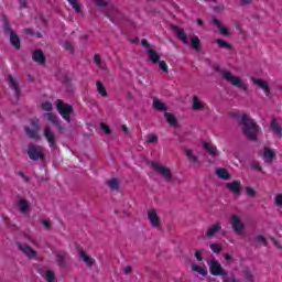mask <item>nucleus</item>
<instances>
[{
    "instance_id": "1",
    "label": "nucleus",
    "mask_w": 282,
    "mask_h": 282,
    "mask_svg": "<svg viewBox=\"0 0 282 282\" xmlns=\"http://www.w3.org/2000/svg\"><path fill=\"white\" fill-rule=\"evenodd\" d=\"M238 127H242V133L251 140V142H257L259 138V124L254 122L247 113L241 115V119L238 121Z\"/></svg>"
},
{
    "instance_id": "2",
    "label": "nucleus",
    "mask_w": 282,
    "mask_h": 282,
    "mask_svg": "<svg viewBox=\"0 0 282 282\" xmlns=\"http://www.w3.org/2000/svg\"><path fill=\"white\" fill-rule=\"evenodd\" d=\"M170 29L175 32V36L178 39V41H182L184 45H191L192 50H194L195 52H202V40H199L197 35L191 36L188 43V35H186L184 29L175 24H171Z\"/></svg>"
},
{
    "instance_id": "3",
    "label": "nucleus",
    "mask_w": 282,
    "mask_h": 282,
    "mask_svg": "<svg viewBox=\"0 0 282 282\" xmlns=\"http://www.w3.org/2000/svg\"><path fill=\"white\" fill-rule=\"evenodd\" d=\"M214 69L215 72H219L223 75L224 80L228 82L234 87H238V89L248 93V85H246L243 80H241V77L232 75L228 69H221L219 65H216Z\"/></svg>"
},
{
    "instance_id": "4",
    "label": "nucleus",
    "mask_w": 282,
    "mask_h": 282,
    "mask_svg": "<svg viewBox=\"0 0 282 282\" xmlns=\"http://www.w3.org/2000/svg\"><path fill=\"white\" fill-rule=\"evenodd\" d=\"M2 28L6 34H10V43L14 50H21V37L12 30L8 15L2 14Z\"/></svg>"
},
{
    "instance_id": "5",
    "label": "nucleus",
    "mask_w": 282,
    "mask_h": 282,
    "mask_svg": "<svg viewBox=\"0 0 282 282\" xmlns=\"http://www.w3.org/2000/svg\"><path fill=\"white\" fill-rule=\"evenodd\" d=\"M30 124L24 127V132L25 135H28L30 138V140H41V121L39 120V118H33L30 119Z\"/></svg>"
},
{
    "instance_id": "6",
    "label": "nucleus",
    "mask_w": 282,
    "mask_h": 282,
    "mask_svg": "<svg viewBox=\"0 0 282 282\" xmlns=\"http://www.w3.org/2000/svg\"><path fill=\"white\" fill-rule=\"evenodd\" d=\"M56 109L66 122H72V115H74V106L65 104L63 100L57 99L55 101Z\"/></svg>"
},
{
    "instance_id": "7",
    "label": "nucleus",
    "mask_w": 282,
    "mask_h": 282,
    "mask_svg": "<svg viewBox=\"0 0 282 282\" xmlns=\"http://www.w3.org/2000/svg\"><path fill=\"white\" fill-rule=\"evenodd\" d=\"M26 153L33 162H39V160H45V153H43V147L36 145L34 143H29Z\"/></svg>"
},
{
    "instance_id": "8",
    "label": "nucleus",
    "mask_w": 282,
    "mask_h": 282,
    "mask_svg": "<svg viewBox=\"0 0 282 282\" xmlns=\"http://www.w3.org/2000/svg\"><path fill=\"white\" fill-rule=\"evenodd\" d=\"M209 272L213 276H228V271L224 270L221 263L215 258L209 262Z\"/></svg>"
},
{
    "instance_id": "9",
    "label": "nucleus",
    "mask_w": 282,
    "mask_h": 282,
    "mask_svg": "<svg viewBox=\"0 0 282 282\" xmlns=\"http://www.w3.org/2000/svg\"><path fill=\"white\" fill-rule=\"evenodd\" d=\"M152 167L154 169V171L160 173L162 175V177H164L165 182H167V183L173 182V173H171V169L160 165L155 161L152 162Z\"/></svg>"
},
{
    "instance_id": "10",
    "label": "nucleus",
    "mask_w": 282,
    "mask_h": 282,
    "mask_svg": "<svg viewBox=\"0 0 282 282\" xmlns=\"http://www.w3.org/2000/svg\"><path fill=\"white\" fill-rule=\"evenodd\" d=\"M225 187L229 189V193H232L237 197H240L243 186H241V181H232L231 183H226Z\"/></svg>"
},
{
    "instance_id": "11",
    "label": "nucleus",
    "mask_w": 282,
    "mask_h": 282,
    "mask_svg": "<svg viewBox=\"0 0 282 282\" xmlns=\"http://www.w3.org/2000/svg\"><path fill=\"white\" fill-rule=\"evenodd\" d=\"M230 224L234 231L238 235H241L243 232V228H246V225H243L241 218L237 215L231 216Z\"/></svg>"
},
{
    "instance_id": "12",
    "label": "nucleus",
    "mask_w": 282,
    "mask_h": 282,
    "mask_svg": "<svg viewBox=\"0 0 282 282\" xmlns=\"http://www.w3.org/2000/svg\"><path fill=\"white\" fill-rule=\"evenodd\" d=\"M44 118H46V120H48V122H52V124H54L57 129V131H65V127H63V124L61 123V119H58V116L52 113V112H46L43 115Z\"/></svg>"
},
{
    "instance_id": "13",
    "label": "nucleus",
    "mask_w": 282,
    "mask_h": 282,
    "mask_svg": "<svg viewBox=\"0 0 282 282\" xmlns=\"http://www.w3.org/2000/svg\"><path fill=\"white\" fill-rule=\"evenodd\" d=\"M251 80L253 85L259 87L260 89L264 90L265 96L269 98L271 91H270V84L261 78L251 77Z\"/></svg>"
},
{
    "instance_id": "14",
    "label": "nucleus",
    "mask_w": 282,
    "mask_h": 282,
    "mask_svg": "<svg viewBox=\"0 0 282 282\" xmlns=\"http://www.w3.org/2000/svg\"><path fill=\"white\" fill-rule=\"evenodd\" d=\"M18 249L23 252V254H26L29 259H34L36 257V251L32 249L29 245H23L21 242H17Z\"/></svg>"
},
{
    "instance_id": "15",
    "label": "nucleus",
    "mask_w": 282,
    "mask_h": 282,
    "mask_svg": "<svg viewBox=\"0 0 282 282\" xmlns=\"http://www.w3.org/2000/svg\"><path fill=\"white\" fill-rule=\"evenodd\" d=\"M77 250L79 252V259H82L84 261V263H86V265H88V268H91L94 265V263H96V260L94 258L89 257L87 254V251H85V249H83V247H78Z\"/></svg>"
},
{
    "instance_id": "16",
    "label": "nucleus",
    "mask_w": 282,
    "mask_h": 282,
    "mask_svg": "<svg viewBox=\"0 0 282 282\" xmlns=\"http://www.w3.org/2000/svg\"><path fill=\"white\" fill-rule=\"evenodd\" d=\"M148 219L152 228H160V216H158V210L151 209L148 212Z\"/></svg>"
},
{
    "instance_id": "17",
    "label": "nucleus",
    "mask_w": 282,
    "mask_h": 282,
    "mask_svg": "<svg viewBox=\"0 0 282 282\" xmlns=\"http://www.w3.org/2000/svg\"><path fill=\"white\" fill-rule=\"evenodd\" d=\"M106 17L110 19L111 23H116L118 19H122V13H120L117 8L112 7L106 11Z\"/></svg>"
},
{
    "instance_id": "18",
    "label": "nucleus",
    "mask_w": 282,
    "mask_h": 282,
    "mask_svg": "<svg viewBox=\"0 0 282 282\" xmlns=\"http://www.w3.org/2000/svg\"><path fill=\"white\" fill-rule=\"evenodd\" d=\"M44 138L47 140L50 147H54L56 144V135H54L50 126L44 128Z\"/></svg>"
},
{
    "instance_id": "19",
    "label": "nucleus",
    "mask_w": 282,
    "mask_h": 282,
    "mask_svg": "<svg viewBox=\"0 0 282 282\" xmlns=\"http://www.w3.org/2000/svg\"><path fill=\"white\" fill-rule=\"evenodd\" d=\"M219 230H221V223L213 224L208 227L207 231L205 232V237L212 239V237H215V235H217Z\"/></svg>"
},
{
    "instance_id": "20",
    "label": "nucleus",
    "mask_w": 282,
    "mask_h": 282,
    "mask_svg": "<svg viewBox=\"0 0 282 282\" xmlns=\"http://www.w3.org/2000/svg\"><path fill=\"white\" fill-rule=\"evenodd\" d=\"M8 83L10 89H13L14 95L17 96V98H19L21 96V88L19 87V83L14 80V77L12 75H8Z\"/></svg>"
},
{
    "instance_id": "21",
    "label": "nucleus",
    "mask_w": 282,
    "mask_h": 282,
    "mask_svg": "<svg viewBox=\"0 0 282 282\" xmlns=\"http://www.w3.org/2000/svg\"><path fill=\"white\" fill-rule=\"evenodd\" d=\"M263 158H264V162L265 164H272V162H274V158H276V153H274L272 151V149L265 147L263 149Z\"/></svg>"
},
{
    "instance_id": "22",
    "label": "nucleus",
    "mask_w": 282,
    "mask_h": 282,
    "mask_svg": "<svg viewBox=\"0 0 282 282\" xmlns=\"http://www.w3.org/2000/svg\"><path fill=\"white\" fill-rule=\"evenodd\" d=\"M32 59L40 65H45L46 63L45 54L41 50H35L33 52Z\"/></svg>"
},
{
    "instance_id": "23",
    "label": "nucleus",
    "mask_w": 282,
    "mask_h": 282,
    "mask_svg": "<svg viewBox=\"0 0 282 282\" xmlns=\"http://www.w3.org/2000/svg\"><path fill=\"white\" fill-rule=\"evenodd\" d=\"M270 127H271V131H273V133L281 139L282 138V128L279 124V122L276 121V117L272 118Z\"/></svg>"
},
{
    "instance_id": "24",
    "label": "nucleus",
    "mask_w": 282,
    "mask_h": 282,
    "mask_svg": "<svg viewBox=\"0 0 282 282\" xmlns=\"http://www.w3.org/2000/svg\"><path fill=\"white\" fill-rule=\"evenodd\" d=\"M164 118L171 127H175V128L180 127V122L177 121V118H175V115L171 112H164Z\"/></svg>"
},
{
    "instance_id": "25",
    "label": "nucleus",
    "mask_w": 282,
    "mask_h": 282,
    "mask_svg": "<svg viewBox=\"0 0 282 282\" xmlns=\"http://www.w3.org/2000/svg\"><path fill=\"white\" fill-rule=\"evenodd\" d=\"M212 21H213L214 25H216V28H218L220 34H223L224 36H228V34H229L228 29H226L221 25V21H219V19H217V17L213 15Z\"/></svg>"
},
{
    "instance_id": "26",
    "label": "nucleus",
    "mask_w": 282,
    "mask_h": 282,
    "mask_svg": "<svg viewBox=\"0 0 282 282\" xmlns=\"http://www.w3.org/2000/svg\"><path fill=\"white\" fill-rule=\"evenodd\" d=\"M148 61H150L153 65H158L160 61V54L155 50H148Z\"/></svg>"
},
{
    "instance_id": "27",
    "label": "nucleus",
    "mask_w": 282,
    "mask_h": 282,
    "mask_svg": "<svg viewBox=\"0 0 282 282\" xmlns=\"http://www.w3.org/2000/svg\"><path fill=\"white\" fill-rule=\"evenodd\" d=\"M215 173L220 180H230L232 177L228 170L224 167L216 169Z\"/></svg>"
},
{
    "instance_id": "28",
    "label": "nucleus",
    "mask_w": 282,
    "mask_h": 282,
    "mask_svg": "<svg viewBox=\"0 0 282 282\" xmlns=\"http://www.w3.org/2000/svg\"><path fill=\"white\" fill-rule=\"evenodd\" d=\"M192 102L193 111H202V109H204V104L199 101V97H197L196 95L193 96Z\"/></svg>"
},
{
    "instance_id": "29",
    "label": "nucleus",
    "mask_w": 282,
    "mask_h": 282,
    "mask_svg": "<svg viewBox=\"0 0 282 282\" xmlns=\"http://www.w3.org/2000/svg\"><path fill=\"white\" fill-rule=\"evenodd\" d=\"M107 186H109L110 191H120V181L118 178H110L106 181Z\"/></svg>"
},
{
    "instance_id": "30",
    "label": "nucleus",
    "mask_w": 282,
    "mask_h": 282,
    "mask_svg": "<svg viewBox=\"0 0 282 282\" xmlns=\"http://www.w3.org/2000/svg\"><path fill=\"white\" fill-rule=\"evenodd\" d=\"M203 148H204L205 151H207V153H209V155H212L213 158L217 156V147H213V145H210V143L203 142Z\"/></svg>"
},
{
    "instance_id": "31",
    "label": "nucleus",
    "mask_w": 282,
    "mask_h": 282,
    "mask_svg": "<svg viewBox=\"0 0 282 282\" xmlns=\"http://www.w3.org/2000/svg\"><path fill=\"white\" fill-rule=\"evenodd\" d=\"M153 107L156 111H166V105L158 98L153 99Z\"/></svg>"
},
{
    "instance_id": "32",
    "label": "nucleus",
    "mask_w": 282,
    "mask_h": 282,
    "mask_svg": "<svg viewBox=\"0 0 282 282\" xmlns=\"http://www.w3.org/2000/svg\"><path fill=\"white\" fill-rule=\"evenodd\" d=\"M65 257H67V253L65 252H59L56 254V262L59 265V268H65Z\"/></svg>"
},
{
    "instance_id": "33",
    "label": "nucleus",
    "mask_w": 282,
    "mask_h": 282,
    "mask_svg": "<svg viewBox=\"0 0 282 282\" xmlns=\"http://www.w3.org/2000/svg\"><path fill=\"white\" fill-rule=\"evenodd\" d=\"M192 270H193V272H197L202 276H207L208 275V271L206 269L199 267L198 264L193 263L192 264Z\"/></svg>"
},
{
    "instance_id": "34",
    "label": "nucleus",
    "mask_w": 282,
    "mask_h": 282,
    "mask_svg": "<svg viewBox=\"0 0 282 282\" xmlns=\"http://www.w3.org/2000/svg\"><path fill=\"white\" fill-rule=\"evenodd\" d=\"M18 206L22 213H28V210H30V203H28L25 199H20L18 202Z\"/></svg>"
},
{
    "instance_id": "35",
    "label": "nucleus",
    "mask_w": 282,
    "mask_h": 282,
    "mask_svg": "<svg viewBox=\"0 0 282 282\" xmlns=\"http://www.w3.org/2000/svg\"><path fill=\"white\" fill-rule=\"evenodd\" d=\"M216 43H217L218 47H221L224 50H229V51L232 50V45L221 39H217Z\"/></svg>"
},
{
    "instance_id": "36",
    "label": "nucleus",
    "mask_w": 282,
    "mask_h": 282,
    "mask_svg": "<svg viewBox=\"0 0 282 282\" xmlns=\"http://www.w3.org/2000/svg\"><path fill=\"white\" fill-rule=\"evenodd\" d=\"M96 85L98 94H100V96H102L104 98H107L108 94L105 85H102L101 82H97Z\"/></svg>"
},
{
    "instance_id": "37",
    "label": "nucleus",
    "mask_w": 282,
    "mask_h": 282,
    "mask_svg": "<svg viewBox=\"0 0 282 282\" xmlns=\"http://www.w3.org/2000/svg\"><path fill=\"white\" fill-rule=\"evenodd\" d=\"M64 47L72 55L76 54V50L74 48V44H72V42H69V41L64 42Z\"/></svg>"
},
{
    "instance_id": "38",
    "label": "nucleus",
    "mask_w": 282,
    "mask_h": 282,
    "mask_svg": "<svg viewBox=\"0 0 282 282\" xmlns=\"http://www.w3.org/2000/svg\"><path fill=\"white\" fill-rule=\"evenodd\" d=\"M69 6L75 10V12L80 13L83 10L80 9V6H78V0H67Z\"/></svg>"
},
{
    "instance_id": "39",
    "label": "nucleus",
    "mask_w": 282,
    "mask_h": 282,
    "mask_svg": "<svg viewBox=\"0 0 282 282\" xmlns=\"http://www.w3.org/2000/svg\"><path fill=\"white\" fill-rule=\"evenodd\" d=\"M242 274L246 281L254 282V275L252 274V272H250V270L246 269L245 271H242Z\"/></svg>"
},
{
    "instance_id": "40",
    "label": "nucleus",
    "mask_w": 282,
    "mask_h": 282,
    "mask_svg": "<svg viewBox=\"0 0 282 282\" xmlns=\"http://www.w3.org/2000/svg\"><path fill=\"white\" fill-rule=\"evenodd\" d=\"M186 155L188 160H191V162H194V163L199 162V159L195 154H193V150H186Z\"/></svg>"
},
{
    "instance_id": "41",
    "label": "nucleus",
    "mask_w": 282,
    "mask_h": 282,
    "mask_svg": "<svg viewBox=\"0 0 282 282\" xmlns=\"http://www.w3.org/2000/svg\"><path fill=\"white\" fill-rule=\"evenodd\" d=\"M46 281L47 282H55L56 281V275L52 270L46 271Z\"/></svg>"
},
{
    "instance_id": "42",
    "label": "nucleus",
    "mask_w": 282,
    "mask_h": 282,
    "mask_svg": "<svg viewBox=\"0 0 282 282\" xmlns=\"http://www.w3.org/2000/svg\"><path fill=\"white\" fill-rule=\"evenodd\" d=\"M159 68L163 70L164 74H169V65H166V62L159 61Z\"/></svg>"
},
{
    "instance_id": "43",
    "label": "nucleus",
    "mask_w": 282,
    "mask_h": 282,
    "mask_svg": "<svg viewBox=\"0 0 282 282\" xmlns=\"http://www.w3.org/2000/svg\"><path fill=\"white\" fill-rule=\"evenodd\" d=\"M210 250H213L216 254H219L221 252V246L219 243H212L209 246Z\"/></svg>"
},
{
    "instance_id": "44",
    "label": "nucleus",
    "mask_w": 282,
    "mask_h": 282,
    "mask_svg": "<svg viewBox=\"0 0 282 282\" xmlns=\"http://www.w3.org/2000/svg\"><path fill=\"white\" fill-rule=\"evenodd\" d=\"M147 142L149 144H155L158 143V134H148V140Z\"/></svg>"
},
{
    "instance_id": "45",
    "label": "nucleus",
    "mask_w": 282,
    "mask_h": 282,
    "mask_svg": "<svg viewBox=\"0 0 282 282\" xmlns=\"http://www.w3.org/2000/svg\"><path fill=\"white\" fill-rule=\"evenodd\" d=\"M246 195L248 197H257V191L252 187H246Z\"/></svg>"
},
{
    "instance_id": "46",
    "label": "nucleus",
    "mask_w": 282,
    "mask_h": 282,
    "mask_svg": "<svg viewBox=\"0 0 282 282\" xmlns=\"http://www.w3.org/2000/svg\"><path fill=\"white\" fill-rule=\"evenodd\" d=\"M43 111H52V102L45 101L41 105Z\"/></svg>"
},
{
    "instance_id": "47",
    "label": "nucleus",
    "mask_w": 282,
    "mask_h": 282,
    "mask_svg": "<svg viewBox=\"0 0 282 282\" xmlns=\"http://www.w3.org/2000/svg\"><path fill=\"white\" fill-rule=\"evenodd\" d=\"M101 130L106 133V135H111V128L107 126L106 123L100 124Z\"/></svg>"
},
{
    "instance_id": "48",
    "label": "nucleus",
    "mask_w": 282,
    "mask_h": 282,
    "mask_svg": "<svg viewBox=\"0 0 282 282\" xmlns=\"http://www.w3.org/2000/svg\"><path fill=\"white\" fill-rule=\"evenodd\" d=\"M256 241H258V243H263V246H268V240L261 235L256 237Z\"/></svg>"
},
{
    "instance_id": "49",
    "label": "nucleus",
    "mask_w": 282,
    "mask_h": 282,
    "mask_svg": "<svg viewBox=\"0 0 282 282\" xmlns=\"http://www.w3.org/2000/svg\"><path fill=\"white\" fill-rule=\"evenodd\" d=\"M98 8H107V1L105 0H93Z\"/></svg>"
},
{
    "instance_id": "50",
    "label": "nucleus",
    "mask_w": 282,
    "mask_h": 282,
    "mask_svg": "<svg viewBox=\"0 0 282 282\" xmlns=\"http://www.w3.org/2000/svg\"><path fill=\"white\" fill-rule=\"evenodd\" d=\"M141 45L147 50V52H149V50H152L151 44H149V41H147V39L141 40Z\"/></svg>"
},
{
    "instance_id": "51",
    "label": "nucleus",
    "mask_w": 282,
    "mask_h": 282,
    "mask_svg": "<svg viewBox=\"0 0 282 282\" xmlns=\"http://www.w3.org/2000/svg\"><path fill=\"white\" fill-rule=\"evenodd\" d=\"M203 252H204L203 250H197L194 253V257H195V259H197V261H204V258H202Z\"/></svg>"
},
{
    "instance_id": "52",
    "label": "nucleus",
    "mask_w": 282,
    "mask_h": 282,
    "mask_svg": "<svg viewBox=\"0 0 282 282\" xmlns=\"http://www.w3.org/2000/svg\"><path fill=\"white\" fill-rule=\"evenodd\" d=\"M94 61H95V63H96V65H97L98 67H100V65H102V59L100 58V56H99L98 54H96V55L94 56Z\"/></svg>"
},
{
    "instance_id": "53",
    "label": "nucleus",
    "mask_w": 282,
    "mask_h": 282,
    "mask_svg": "<svg viewBox=\"0 0 282 282\" xmlns=\"http://www.w3.org/2000/svg\"><path fill=\"white\" fill-rule=\"evenodd\" d=\"M269 239L274 243V246H275L279 250H282L281 243H279V241H276V239H275L274 237H270Z\"/></svg>"
},
{
    "instance_id": "54",
    "label": "nucleus",
    "mask_w": 282,
    "mask_h": 282,
    "mask_svg": "<svg viewBox=\"0 0 282 282\" xmlns=\"http://www.w3.org/2000/svg\"><path fill=\"white\" fill-rule=\"evenodd\" d=\"M275 204L276 206H282V194L275 196Z\"/></svg>"
},
{
    "instance_id": "55",
    "label": "nucleus",
    "mask_w": 282,
    "mask_h": 282,
    "mask_svg": "<svg viewBox=\"0 0 282 282\" xmlns=\"http://www.w3.org/2000/svg\"><path fill=\"white\" fill-rule=\"evenodd\" d=\"M42 224H43V226H44V228H45L46 230H50V228H52V225L50 224V220H47V219H44V220L42 221Z\"/></svg>"
},
{
    "instance_id": "56",
    "label": "nucleus",
    "mask_w": 282,
    "mask_h": 282,
    "mask_svg": "<svg viewBox=\"0 0 282 282\" xmlns=\"http://www.w3.org/2000/svg\"><path fill=\"white\" fill-rule=\"evenodd\" d=\"M123 272L124 274H131V272H133V268L131 265L124 267Z\"/></svg>"
},
{
    "instance_id": "57",
    "label": "nucleus",
    "mask_w": 282,
    "mask_h": 282,
    "mask_svg": "<svg viewBox=\"0 0 282 282\" xmlns=\"http://www.w3.org/2000/svg\"><path fill=\"white\" fill-rule=\"evenodd\" d=\"M251 167H253L256 171H260V172L263 171V169L261 167V165H259V164H257V163H254V162L251 163Z\"/></svg>"
},
{
    "instance_id": "58",
    "label": "nucleus",
    "mask_w": 282,
    "mask_h": 282,
    "mask_svg": "<svg viewBox=\"0 0 282 282\" xmlns=\"http://www.w3.org/2000/svg\"><path fill=\"white\" fill-rule=\"evenodd\" d=\"M18 175H20V177H22L23 180H25V182H30V178L25 175V173L19 171Z\"/></svg>"
},
{
    "instance_id": "59",
    "label": "nucleus",
    "mask_w": 282,
    "mask_h": 282,
    "mask_svg": "<svg viewBox=\"0 0 282 282\" xmlns=\"http://www.w3.org/2000/svg\"><path fill=\"white\" fill-rule=\"evenodd\" d=\"M223 282H237V278L235 275L226 278Z\"/></svg>"
},
{
    "instance_id": "60",
    "label": "nucleus",
    "mask_w": 282,
    "mask_h": 282,
    "mask_svg": "<svg viewBox=\"0 0 282 282\" xmlns=\"http://www.w3.org/2000/svg\"><path fill=\"white\" fill-rule=\"evenodd\" d=\"M223 257H224L225 261H230V262H232V256H231V254L224 253Z\"/></svg>"
},
{
    "instance_id": "61",
    "label": "nucleus",
    "mask_w": 282,
    "mask_h": 282,
    "mask_svg": "<svg viewBox=\"0 0 282 282\" xmlns=\"http://www.w3.org/2000/svg\"><path fill=\"white\" fill-rule=\"evenodd\" d=\"M121 131H123V133H126V135H129V128L126 124L121 126Z\"/></svg>"
},
{
    "instance_id": "62",
    "label": "nucleus",
    "mask_w": 282,
    "mask_h": 282,
    "mask_svg": "<svg viewBox=\"0 0 282 282\" xmlns=\"http://www.w3.org/2000/svg\"><path fill=\"white\" fill-rule=\"evenodd\" d=\"M20 8H28V1L26 0H19Z\"/></svg>"
},
{
    "instance_id": "63",
    "label": "nucleus",
    "mask_w": 282,
    "mask_h": 282,
    "mask_svg": "<svg viewBox=\"0 0 282 282\" xmlns=\"http://www.w3.org/2000/svg\"><path fill=\"white\" fill-rule=\"evenodd\" d=\"M24 34H34V31L32 29H24Z\"/></svg>"
},
{
    "instance_id": "64",
    "label": "nucleus",
    "mask_w": 282,
    "mask_h": 282,
    "mask_svg": "<svg viewBox=\"0 0 282 282\" xmlns=\"http://www.w3.org/2000/svg\"><path fill=\"white\" fill-rule=\"evenodd\" d=\"M80 41H84L85 43H87V41H89V37L87 35H82Z\"/></svg>"
}]
</instances>
